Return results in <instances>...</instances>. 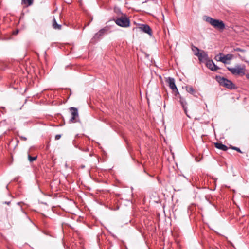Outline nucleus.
I'll return each instance as SVG.
<instances>
[{"mask_svg":"<svg viewBox=\"0 0 249 249\" xmlns=\"http://www.w3.org/2000/svg\"><path fill=\"white\" fill-rule=\"evenodd\" d=\"M170 88L173 90V92L175 93V95H179V93L178 89L175 85V79L173 78L169 77L167 79L166 81Z\"/></svg>","mask_w":249,"mask_h":249,"instance_id":"5","label":"nucleus"},{"mask_svg":"<svg viewBox=\"0 0 249 249\" xmlns=\"http://www.w3.org/2000/svg\"><path fill=\"white\" fill-rule=\"evenodd\" d=\"M186 90L188 92L191 93L192 94H194L196 92L195 89L191 86L186 87Z\"/></svg>","mask_w":249,"mask_h":249,"instance_id":"15","label":"nucleus"},{"mask_svg":"<svg viewBox=\"0 0 249 249\" xmlns=\"http://www.w3.org/2000/svg\"><path fill=\"white\" fill-rule=\"evenodd\" d=\"M61 135L58 134L55 136V140H58L61 138Z\"/></svg>","mask_w":249,"mask_h":249,"instance_id":"22","label":"nucleus"},{"mask_svg":"<svg viewBox=\"0 0 249 249\" xmlns=\"http://www.w3.org/2000/svg\"><path fill=\"white\" fill-rule=\"evenodd\" d=\"M246 77L247 79H249V73L246 74Z\"/></svg>","mask_w":249,"mask_h":249,"instance_id":"23","label":"nucleus"},{"mask_svg":"<svg viewBox=\"0 0 249 249\" xmlns=\"http://www.w3.org/2000/svg\"><path fill=\"white\" fill-rule=\"evenodd\" d=\"M107 30L106 29H102L99 31V32L96 34V36H101L106 33Z\"/></svg>","mask_w":249,"mask_h":249,"instance_id":"18","label":"nucleus"},{"mask_svg":"<svg viewBox=\"0 0 249 249\" xmlns=\"http://www.w3.org/2000/svg\"><path fill=\"white\" fill-rule=\"evenodd\" d=\"M53 26L55 29H61V25L57 23L55 18H53Z\"/></svg>","mask_w":249,"mask_h":249,"instance_id":"14","label":"nucleus"},{"mask_svg":"<svg viewBox=\"0 0 249 249\" xmlns=\"http://www.w3.org/2000/svg\"><path fill=\"white\" fill-rule=\"evenodd\" d=\"M192 50L194 52V54L195 55L196 54H198L200 51V50L197 47L194 46H192Z\"/></svg>","mask_w":249,"mask_h":249,"instance_id":"17","label":"nucleus"},{"mask_svg":"<svg viewBox=\"0 0 249 249\" xmlns=\"http://www.w3.org/2000/svg\"><path fill=\"white\" fill-rule=\"evenodd\" d=\"M215 147L220 150L226 151L228 150V147L224 144L220 142H216L214 143Z\"/></svg>","mask_w":249,"mask_h":249,"instance_id":"11","label":"nucleus"},{"mask_svg":"<svg viewBox=\"0 0 249 249\" xmlns=\"http://www.w3.org/2000/svg\"><path fill=\"white\" fill-rule=\"evenodd\" d=\"M223 58L224 59L223 63L224 64H228L229 63L227 62V60H231L233 58V55L232 54H228L223 56Z\"/></svg>","mask_w":249,"mask_h":249,"instance_id":"12","label":"nucleus"},{"mask_svg":"<svg viewBox=\"0 0 249 249\" xmlns=\"http://www.w3.org/2000/svg\"><path fill=\"white\" fill-rule=\"evenodd\" d=\"M117 25L122 27H128L130 26V20L126 16H122L115 20Z\"/></svg>","mask_w":249,"mask_h":249,"instance_id":"3","label":"nucleus"},{"mask_svg":"<svg viewBox=\"0 0 249 249\" xmlns=\"http://www.w3.org/2000/svg\"><path fill=\"white\" fill-rule=\"evenodd\" d=\"M234 51H240V52H244V50L243 49H241L239 48H235L234 49Z\"/></svg>","mask_w":249,"mask_h":249,"instance_id":"21","label":"nucleus"},{"mask_svg":"<svg viewBox=\"0 0 249 249\" xmlns=\"http://www.w3.org/2000/svg\"><path fill=\"white\" fill-rule=\"evenodd\" d=\"M180 98V100H179V102L182 107L183 108V109H184V111L185 112V113H186V115L190 117V116H189V115L187 114V107H186V105H187V102H186L185 100L182 97H181V96L179 95H178Z\"/></svg>","mask_w":249,"mask_h":249,"instance_id":"10","label":"nucleus"},{"mask_svg":"<svg viewBox=\"0 0 249 249\" xmlns=\"http://www.w3.org/2000/svg\"><path fill=\"white\" fill-rule=\"evenodd\" d=\"M71 111V118L70 120L71 123H73L75 121L76 118L78 116V110L76 108L71 107L70 108Z\"/></svg>","mask_w":249,"mask_h":249,"instance_id":"6","label":"nucleus"},{"mask_svg":"<svg viewBox=\"0 0 249 249\" xmlns=\"http://www.w3.org/2000/svg\"><path fill=\"white\" fill-rule=\"evenodd\" d=\"M34 2V0H21V4L25 7L31 6Z\"/></svg>","mask_w":249,"mask_h":249,"instance_id":"13","label":"nucleus"},{"mask_svg":"<svg viewBox=\"0 0 249 249\" xmlns=\"http://www.w3.org/2000/svg\"><path fill=\"white\" fill-rule=\"evenodd\" d=\"M227 69L234 75H244L245 73V66L237 65L234 68L227 67Z\"/></svg>","mask_w":249,"mask_h":249,"instance_id":"4","label":"nucleus"},{"mask_svg":"<svg viewBox=\"0 0 249 249\" xmlns=\"http://www.w3.org/2000/svg\"><path fill=\"white\" fill-rule=\"evenodd\" d=\"M205 20L216 29L223 30L225 28V24L221 20L213 19L210 17H206Z\"/></svg>","mask_w":249,"mask_h":249,"instance_id":"1","label":"nucleus"},{"mask_svg":"<svg viewBox=\"0 0 249 249\" xmlns=\"http://www.w3.org/2000/svg\"><path fill=\"white\" fill-rule=\"evenodd\" d=\"M143 32L148 34L149 35L151 36L152 32L150 27L147 25L142 24L139 28Z\"/></svg>","mask_w":249,"mask_h":249,"instance_id":"7","label":"nucleus"},{"mask_svg":"<svg viewBox=\"0 0 249 249\" xmlns=\"http://www.w3.org/2000/svg\"><path fill=\"white\" fill-rule=\"evenodd\" d=\"M215 59L217 60V61H221L223 63V56H219V55H217L215 56Z\"/></svg>","mask_w":249,"mask_h":249,"instance_id":"19","label":"nucleus"},{"mask_svg":"<svg viewBox=\"0 0 249 249\" xmlns=\"http://www.w3.org/2000/svg\"><path fill=\"white\" fill-rule=\"evenodd\" d=\"M37 158V156L32 157L30 155L28 154V159L30 162H32L36 160Z\"/></svg>","mask_w":249,"mask_h":249,"instance_id":"16","label":"nucleus"},{"mask_svg":"<svg viewBox=\"0 0 249 249\" xmlns=\"http://www.w3.org/2000/svg\"><path fill=\"white\" fill-rule=\"evenodd\" d=\"M5 123V121H3V122H0V123Z\"/></svg>","mask_w":249,"mask_h":249,"instance_id":"25","label":"nucleus"},{"mask_svg":"<svg viewBox=\"0 0 249 249\" xmlns=\"http://www.w3.org/2000/svg\"><path fill=\"white\" fill-rule=\"evenodd\" d=\"M231 148L233 150H235L240 153H242V152L241 151V150L240 149V148H238V147H232Z\"/></svg>","mask_w":249,"mask_h":249,"instance_id":"20","label":"nucleus"},{"mask_svg":"<svg viewBox=\"0 0 249 249\" xmlns=\"http://www.w3.org/2000/svg\"><path fill=\"white\" fill-rule=\"evenodd\" d=\"M21 138H22V139H23L24 140H27L26 138H25V137H21Z\"/></svg>","mask_w":249,"mask_h":249,"instance_id":"24","label":"nucleus"},{"mask_svg":"<svg viewBox=\"0 0 249 249\" xmlns=\"http://www.w3.org/2000/svg\"><path fill=\"white\" fill-rule=\"evenodd\" d=\"M216 79L220 85L231 89H235V85L231 81L220 76H216Z\"/></svg>","mask_w":249,"mask_h":249,"instance_id":"2","label":"nucleus"},{"mask_svg":"<svg viewBox=\"0 0 249 249\" xmlns=\"http://www.w3.org/2000/svg\"><path fill=\"white\" fill-rule=\"evenodd\" d=\"M206 66L210 70L213 71H216L218 69V67L215 65L212 60H208L206 63Z\"/></svg>","mask_w":249,"mask_h":249,"instance_id":"8","label":"nucleus"},{"mask_svg":"<svg viewBox=\"0 0 249 249\" xmlns=\"http://www.w3.org/2000/svg\"><path fill=\"white\" fill-rule=\"evenodd\" d=\"M200 61L206 60L208 58L207 54L204 51H201L198 54H196Z\"/></svg>","mask_w":249,"mask_h":249,"instance_id":"9","label":"nucleus"}]
</instances>
